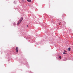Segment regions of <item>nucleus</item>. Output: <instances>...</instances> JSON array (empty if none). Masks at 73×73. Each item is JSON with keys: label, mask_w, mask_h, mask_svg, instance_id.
<instances>
[{"label": "nucleus", "mask_w": 73, "mask_h": 73, "mask_svg": "<svg viewBox=\"0 0 73 73\" xmlns=\"http://www.w3.org/2000/svg\"><path fill=\"white\" fill-rule=\"evenodd\" d=\"M23 20V17H21L18 23H17V25H19L20 24H21V21H22V20Z\"/></svg>", "instance_id": "nucleus-1"}, {"label": "nucleus", "mask_w": 73, "mask_h": 73, "mask_svg": "<svg viewBox=\"0 0 73 73\" xmlns=\"http://www.w3.org/2000/svg\"><path fill=\"white\" fill-rule=\"evenodd\" d=\"M18 50H19V48L18 47H17L15 49V50L17 53L18 52Z\"/></svg>", "instance_id": "nucleus-2"}, {"label": "nucleus", "mask_w": 73, "mask_h": 73, "mask_svg": "<svg viewBox=\"0 0 73 73\" xmlns=\"http://www.w3.org/2000/svg\"><path fill=\"white\" fill-rule=\"evenodd\" d=\"M28 2H31V0H27Z\"/></svg>", "instance_id": "nucleus-3"}, {"label": "nucleus", "mask_w": 73, "mask_h": 73, "mask_svg": "<svg viewBox=\"0 0 73 73\" xmlns=\"http://www.w3.org/2000/svg\"><path fill=\"white\" fill-rule=\"evenodd\" d=\"M68 50L70 51V48H69L68 49Z\"/></svg>", "instance_id": "nucleus-4"}, {"label": "nucleus", "mask_w": 73, "mask_h": 73, "mask_svg": "<svg viewBox=\"0 0 73 73\" xmlns=\"http://www.w3.org/2000/svg\"><path fill=\"white\" fill-rule=\"evenodd\" d=\"M59 58H60V59H61V56H60Z\"/></svg>", "instance_id": "nucleus-5"}, {"label": "nucleus", "mask_w": 73, "mask_h": 73, "mask_svg": "<svg viewBox=\"0 0 73 73\" xmlns=\"http://www.w3.org/2000/svg\"><path fill=\"white\" fill-rule=\"evenodd\" d=\"M63 54H66V53H65V52H63Z\"/></svg>", "instance_id": "nucleus-6"}, {"label": "nucleus", "mask_w": 73, "mask_h": 73, "mask_svg": "<svg viewBox=\"0 0 73 73\" xmlns=\"http://www.w3.org/2000/svg\"><path fill=\"white\" fill-rule=\"evenodd\" d=\"M64 52H66V51L64 50Z\"/></svg>", "instance_id": "nucleus-7"}, {"label": "nucleus", "mask_w": 73, "mask_h": 73, "mask_svg": "<svg viewBox=\"0 0 73 73\" xmlns=\"http://www.w3.org/2000/svg\"><path fill=\"white\" fill-rule=\"evenodd\" d=\"M59 25H60V23H59Z\"/></svg>", "instance_id": "nucleus-8"}, {"label": "nucleus", "mask_w": 73, "mask_h": 73, "mask_svg": "<svg viewBox=\"0 0 73 73\" xmlns=\"http://www.w3.org/2000/svg\"><path fill=\"white\" fill-rule=\"evenodd\" d=\"M27 27H28V25H27Z\"/></svg>", "instance_id": "nucleus-9"}, {"label": "nucleus", "mask_w": 73, "mask_h": 73, "mask_svg": "<svg viewBox=\"0 0 73 73\" xmlns=\"http://www.w3.org/2000/svg\"><path fill=\"white\" fill-rule=\"evenodd\" d=\"M14 24H15V23H14Z\"/></svg>", "instance_id": "nucleus-10"}]
</instances>
